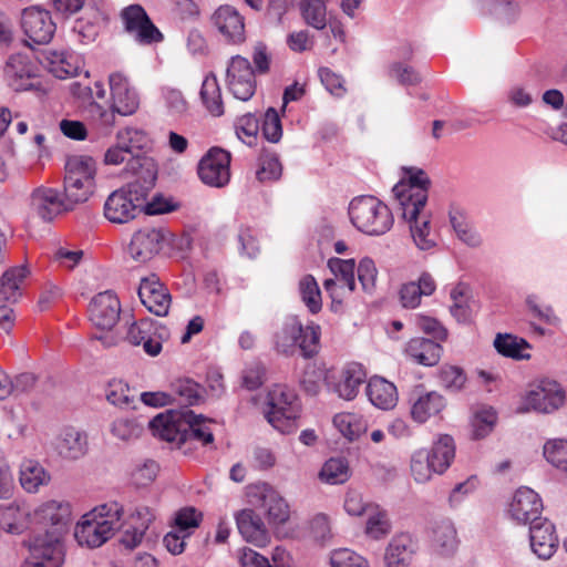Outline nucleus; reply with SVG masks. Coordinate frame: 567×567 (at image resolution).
<instances>
[{"mask_svg": "<svg viewBox=\"0 0 567 567\" xmlns=\"http://www.w3.org/2000/svg\"><path fill=\"white\" fill-rule=\"evenodd\" d=\"M530 547L540 559L550 558L558 547L555 526L547 518L536 519L529 528Z\"/></svg>", "mask_w": 567, "mask_h": 567, "instance_id": "23", "label": "nucleus"}, {"mask_svg": "<svg viewBox=\"0 0 567 567\" xmlns=\"http://www.w3.org/2000/svg\"><path fill=\"white\" fill-rule=\"evenodd\" d=\"M542 509L543 503L538 494L528 487H520L513 497L509 512L516 522L532 525L536 519H543Z\"/></svg>", "mask_w": 567, "mask_h": 567, "instance_id": "22", "label": "nucleus"}, {"mask_svg": "<svg viewBox=\"0 0 567 567\" xmlns=\"http://www.w3.org/2000/svg\"><path fill=\"white\" fill-rule=\"evenodd\" d=\"M226 83L228 90L238 100L248 101L255 94V71L246 58L235 55L230 59L226 71Z\"/></svg>", "mask_w": 567, "mask_h": 567, "instance_id": "13", "label": "nucleus"}, {"mask_svg": "<svg viewBox=\"0 0 567 567\" xmlns=\"http://www.w3.org/2000/svg\"><path fill=\"white\" fill-rule=\"evenodd\" d=\"M330 270L334 274L339 280L348 287L350 291L355 288L354 269L355 264L353 259L343 260L340 258H331L328 261Z\"/></svg>", "mask_w": 567, "mask_h": 567, "instance_id": "49", "label": "nucleus"}, {"mask_svg": "<svg viewBox=\"0 0 567 567\" xmlns=\"http://www.w3.org/2000/svg\"><path fill=\"white\" fill-rule=\"evenodd\" d=\"M367 394L373 405L382 410H390L398 401L396 388L393 383L380 377L370 379Z\"/></svg>", "mask_w": 567, "mask_h": 567, "instance_id": "30", "label": "nucleus"}, {"mask_svg": "<svg viewBox=\"0 0 567 567\" xmlns=\"http://www.w3.org/2000/svg\"><path fill=\"white\" fill-rule=\"evenodd\" d=\"M200 100L210 115L221 116L224 114L221 91L214 74L205 78L200 89Z\"/></svg>", "mask_w": 567, "mask_h": 567, "instance_id": "38", "label": "nucleus"}, {"mask_svg": "<svg viewBox=\"0 0 567 567\" xmlns=\"http://www.w3.org/2000/svg\"><path fill=\"white\" fill-rule=\"evenodd\" d=\"M408 187L395 185L392 189L402 209L403 218L414 219L423 210L427 202L431 179L423 169L410 167Z\"/></svg>", "mask_w": 567, "mask_h": 567, "instance_id": "9", "label": "nucleus"}, {"mask_svg": "<svg viewBox=\"0 0 567 567\" xmlns=\"http://www.w3.org/2000/svg\"><path fill=\"white\" fill-rule=\"evenodd\" d=\"M319 477L328 484H342L347 482L350 477L348 462L340 457L328 460L323 464Z\"/></svg>", "mask_w": 567, "mask_h": 567, "instance_id": "45", "label": "nucleus"}, {"mask_svg": "<svg viewBox=\"0 0 567 567\" xmlns=\"http://www.w3.org/2000/svg\"><path fill=\"white\" fill-rule=\"evenodd\" d=\"M349 215L359 230L372 236L385 234L393 225L390 208L373 196L354 198L350 203Z\"/></svg>", "mask_w": 567, "mask_h": 567, "instance_id": "7", "label": "nucleus"}, {"mask_svg": "<svg viewBox=\"0 0 567 567\" xmlns=\"http://www.w3.org/2000/svg\"><path fill=\"white\" fill-rule=\"evenodd\" d=\"M416 326L421 331L430 336L432 340L445 341L447 338V330L435 318L417 316Z\"/></svg>", "mask_w": 567, "mask_h": 567, "instance_id": "57", "label": "nucleus"}, {"mask_svg": "<svg viewBox=\"0 0 567 567\" xmlns=\"http://www.w3.org/2000/svg\"><path fill=\"white\" fill-rule=\"evenodd\" d=\"M31 208L44 221H52L62 212L72 209L65 197L50 187H38L31 194Z\"/></svg>", "mask_w": 567, "mask_h": 567, "instance_id": "20", "label": "nucleus"}, {"mask_svg": "<svg viewBox=\"0 0 567 567\" xmlns=\"http://www.w3.org/2000/svg\"><path fill=\"white\" fill-rule=\"evenodd\" d=\"M333 424L350 441L358 439L367 430V425L361 416L353 413H339L334 415Z\"/></svg>", "mask_w": 567, "mask_h": 567, "instance_id": "44", "label": "nucleus"}, {"mask_svg": "<svg viewBox=\"0 0 567 567\" xmlns=\"http://www.w3.org/2000/svg\"><path fill=\"white\" fill-rule=\"evenodd\" d=\"M449 220L456 237L468 247L476 248L482 245V238L467 221L466 212L452 204L449 209Z\"/></svg>", "mask_w": 567, "mask_h": 567, "instance_id": "31", "label": "nucleus"}, {"mask_svg": "<svg viewBox=\"0 0 567 567\" xmlns=\"http://www.w3.org/2000/svg\"><path fill=\"white\" fill-rule=\"evenodd\" d=\"M176 206L161 194H156L150 202H144L143 213L146 215H159L173 212Z\"/></svg>", "mask_w": 567, "mask_h": 567, "instance_id": "64", "label": "nucleus"}, {"mask_svg": "<svg viewBox=\"0 0 567 567\" xmlns=\"http://www.w3.org/2000/svg\"><path fill=\"white\" fill-rule=\"evenodd\" d=\"M299 291L302 301L310 312L317 313L321 310V293L316 279L311 275L302 277L299 281Z\"/></svg>", "mask_w": 567, "mask_h": 567, "instance_id": "46", "label": "nucleus"}, {"mask_svg": "<svg viewBox=\"0 0 567 567\" xmlns=\"http://www.w3.org/2000/svg\"><path fill=\"white\" fill-rule=\"evenodd\" d=\"M125 31L133 34L142 44L157 43L163 40L162 32L155 27L144 8L131 4L121 11Z\"/></svg>", "mask_w": 567, "mask_h": 567, "instance_id": "12", "label": "nucleus"}, {"mask_svg": "<svg viewBox=\"0 0 567 567\" xmlns=\"http://www.w3.org/2000/svg\"><path fill=\"white\" fill-rule=\"evenodd\" d=\"M319 341L320 327L317 324L303 327L297 317L287 318L275 333L276 350L284 354L293 353L298 347L305 358H312L318 353Z\"/></svg>", "mask_w": 567, "mask_h": 567, "instance_id": "6", "label": "nucleus"}, {"mask_svg": "<svg viewBox=\"0 0 567 567\" xmlns=\"http://www.w3.org/2000/svg\"><path fill=\"white\" fill-rule=\"evenodd\" d=\"M109 84L111 91L110 109H105L94 100L86 106L90 118L105 128L106 133L115 125L116 115H132L140 106L138 94L130 85L127 78L122 73H111Z\"/></svg>", "mask_w": 567, "mask_h": 567, "instance_id": "4", "label": "nucleus"}, {"mask_svg": "<svg viewBox=\"0 0 567 567\" xmlns=\"http://www.w3.org/2000/svg\"><path fill=\"white\" fill-rule=\"evenodd\" d=\"M496 422V412L493 409H483L475 413L472 421L473 439L480 440L487 436Z\"/></svg>", "mask_w": 567, "mask_h": 567, "instance_id": "50", "label": "nucleus"}, {"mask_svg": "<svg viewBox=\"0 0 567 567\" xmlns=\"http://www.w3.org/2000/svg\"><path fill=\"white\" fill-rule=\"evenodd\" d=\"M432 540L442 555L454 553L457 547V537L452 522L447 519L435 522L432 528Z\"/></svg>", "mask_w": 567, "mask_h": 567, "instance_id": "39", "label": "nucleus"}, {"mask_svg": "<svg viewBox=\"0 0 567 567\" xmlns=\"http://www.w3.org/2000/svg\"><path fill=\"white\" fill-rule=\"evenodd\" d=\"M281 164L275 156H266L261 158L260 167L256 175L260 182L276 181L281 176Z\"/></svg>", "mask_w": 567, "mask_h": 567, "instance_id": "59", "label": "nucleus"}, {"mask_svg": "<svg viewBox=\"0 0 567 567\" xmlns=\"http://www.w3.org/2000/svg\"><path fill=\"white\" fill-rule=\"evenodd\" d=\"M138 297L148 311L164 317L168 313L171 295L167 288L159 281L156 275H151L141 280Z\"/></svg>", "mask_w": 567, "mask_h": 567, "instance_id": "19", "label": "nucleus"}, {"mask_svg": "<svg viewBox=\"0 0 567 567\" xmlns=\"http://www.w3.org/2000/svg\"><path fill=\"white\" fill-rule=\"evenodd\" d=\"M300 12L305 22L317 30L327 27V6L324 0H300Z\"/></svg>", "mask_w": 567, "mask_h": 567, "instance_id": "40", "label": "nucleus"}, {"mask_svg": "<svg viewBox=\"0 0 567 567\" xmlns=\"http://www.w3.org/2000/svg\"><path fill=\"white\" fill-rule=\"evenodd\" d=\"M144 176H135L133 182L112 192L104 203V216L113 224H125L143 213L144 202L154 188V168L150 161L144 162Z\"/></svg>", "mask_w": 567, "mask_h": 567, "instance_id": "2", "label": "nucleus"}, {"mask_svg": "<svg viewBox=\"0 0 567 567\" xmlns=\"http://www.w3.org/2000/svg\"><path fill=\"white\" fill-rule=\"evenodd\" d=\"M357 271L363 290L370 291L372 288H374L378 271L372 259H361Z\"/></svg>", "mask_w": 567, "mask_h": 567, "instance_id": "60", "label": "nucleus"}, {"mask_svg": "<svg viewBox=\"0 0 567 567\" xmlns=\"http://www.w3.org/2000/svg\"><path fill=\"white\" fill-rule=\"evenodd\" d=\"M259 498L269 524L278 526L289 519L290 512L287 502L271 486L262 485L259 488Z\"/></svg>", "mask_w": 567, "mask_h": 567, "instance_id": "26", "label": "nucleus"}, {"mask_svg": "<svg viewBox=\"0 0 567 567\" xmlns=\"http://www.w3.org/2000/svg\"><path fill=\"white\" fill-rule=\"evenodd\" d=\"M364 380L365 374L360 365H349L340 372L339 379L334 384V391L340 398L352 400L357 396L359 388Z\"/></svg>", "mask_w": 567, "mask_h": 567, "instance_id": "33", "label": "nucleus"}, {"mask_svg": "<svg viewBox=\"0 0 567 567\" xmlns=\"http://www.w3.org/2000/svg\"><path fill=\"white\" fill-rule=\"evenodd\" d=\"M92 323L101 330H111L120 319L121 305L110 290L97 293L89 306Z\"/></svg>", "mask_w": 567, "mask_h": 567, "instance_id": "17", "label": "nucleus"}, {"mask_svg": "<svg viewBox=\"0 0 567 567\" xmlns=\"http://www.w3.org/2000/svg\"><path fill=\"white\" fill-rule=\"evenodd\" d=\"M213 422L189 409L169 410L152 419L150 427L154 435L167 442L183 444L194 439L207 445L214 442V435L209 429Z\"/></svg>", "mask_w": 567, "mask_h": 567, "instance_id": "1", "label": "nucleus"}, {"mask_svg": "<svg viewBox=\"0 0 567 567\" xmlns=\"http://www.w3.org/2000/svg\"><path fill=\"white\" fill-rule=\"evenodd\" d=\"M445 399L432 391L420 395L412 404L411 415L419 423L425 422L431 416L437 415L445 408Z\"/></svg>", "mask_w": 567, "mask_h": 567, "instance_id": "35", "label": "nucleus"}, {"mask_svg": "<svg viewBox=\"0 0 567 567\" xmlns=\"http://www.w3.org/2000/svg\"><path fill=\"white\" fill-rule=\"evenodd\" d=\"M411 472L415 481L419 483H425L435 473V467L431 465V462L426 458L425 451L416 452L411 461Z\"/></svg>", "mask_w": 567, "mask_h": 567, "instance_id": "54", "label": "nucleus"}, {"mask_svg": "<svg viewBox=\"0 0 567 567\" xmlns=\"http://www.w3.org/2000/svg\"><path fill=\"white\" fill-rule=\"evenodd\" d=\"M212 23L228 43L246 40L244 17L231 6H220L212 14Z\"/></svg>", "mask_w": 567, "mask_h": 567, "instance_id": "18", "label": "nucleus"}, {"mask_svg": "<svg viewBox=\"0 0 567 567\" xmlns=\"http://www.w3.org/2000/svg\"><path fill=\"white\" fill-rule=\"evenodd\" d=\"M440 342L430 338H413L408 342L405 352L419 364L433 367L442 355L443 349Z\"/></svg>", "mask_w": 567, "mask_h": 567, "instance_id": "27", "label": "nucleus"}, {"mask_svg": "<svg viewBox=\"0 0 567 567\" xmlns=\"http://www.w3.org/2000/svg\"><path fill=\"white\" fill-rule=\"evenodd\" d=\"M426 458L435 467V473L442 474L451 465L455 455V445L453 439L447 435H441L433 444L430 451H425Z\"/></svg>", "mask_w": 567, "mask_h": 567, "instance_id": "34", "label": "nucleus"}, {"mask_svg": "<svg viewBox=\"0 0 567 567\" xmlns=\"http://www.w3.org/2000/svg\"><path fill=\"white\" fill-rule=\"evenodd\" d=\"M164 233L157 228H143L134 233L128 245L130 256L137 262L151 260L162 248Z\"/></svg>", "mask_w": 567, "mask_h": 567, "instance_id": "21", "label": "nucleus"}, {"mask_svg": "<svg viewBox=\"0 0 567 567\" xmlns=\"http://www.w3.org/2000/svg\"><path fill=\"white\" fill-rule=\"evenodd\" d=\"M175 392L179 398L178 402L186 405H195L203 400L200 385L192 380L179 381L175 385Z\"/></svg>", "mask_w": 567, "mask_h": 567, "instance_id": "52", "label": "nucleus"}, {"mask_svg": "<svg viewBox=\"0 0 567 567\" xmlns=\"http://www.w3.org/2000/svg\"><path fill=\"white\" fill-rule=\"evenodd\" d=\"M29 556L24 563L40 567H61L64 563V547L58 533L39 534L29 543Z\"/></svg>", "mask_w": 567, "mask_h": 567, "instance_id": "10", "label": "nucleus"}, {"mask_svg": "<svg viewBox=\"0 0 567 567\" xmlns=\"http://www.w3.org/2000/svg\"><path fill=\"white\" fill-rule=\"evenodd\" d=\"M390 75L402 85H415L421 82L419 73L413 68L402 63H393Z\"/></svg>", "mask_w": 567, "mask_h": 567, "instance_id": "61", "label": "nucleus"}, {"mask_svg": "<svg viewBox=\"0 0 567 567\" xmlns=\"http://www.w3.org/2000/svg\"><path fill=\"white\" fill-rule=\"evenodd\" d=\"M58 453L68 460H78L87 452V435L73 427L64 429L56 440Z\"/></svg>", "mask_w": 567, "mask_h": 567, "instance_id": "29", "label": "nucleus"}, {"mask_svg": "<svg viewBox=\"0 0 567 567\" xmlns=\"http://www.w3.org/2000/svg\"><path fill=\"white\" fill-rule=\"evenodd\" d=\"M0 526L9 534H22L27 528V513L17 505L0 508Z\"/></svg>", "mask_w": 567, "mask_h": 567, "instance_id": "43", "label": "nucleus"}, {"mask_svg": "<svg viewBox=\"0 0 567 567\" xmlns=\"http://www.w3.org/2000/svg\"><path fill=\"white\" fill-rule=\"evenodd\" d=\"M330 561L332 567H368L362 556L347 548L334 550Z\"/></svg>", "mask_w": 567, "mask_h": 567, "instance_id": "56", "label": "nucleus"}, {"mask_svg": "<svg viewBox=\"0 0 567 567\" xmlns=\"http://www.w3.org/2000/svg\"><path fill=\"white\" fill-rule=\"evenodd\" d=\"M106 399L114 405L130 408L135 400V393L127 383L122 380H113L107 385Z\"/></svg>", "mask_w": 567, "mask_h": 567, "instance_id": "48", "label": "nucleus"}, {"mask_svg": "<svg viewBox=\"0 0 567 567\" xmlns=\"http://www.w3.org/2000/svg\"><path fill=\"white\" fill-rule=\"evenodd\" d=\"M151 147V140L146 132L136 127H125L116 133V143L104 155L107 165L126 163L125 173L132 176H144V162L150 161L154 168V178L157 179V164L146 156Z\"/></svg>", "mask_w": 567, "mask_h": 567, "instance_id": "3", "label": "nucleus"}, {"mask_svg": "<svg viewBox=\"0 0 567 567\" xmlns=\"http://www.w3.org/2000/svg\"><path fill=\"white\" fill-rule=\"evenodd\" d=\"M262 134L265 138L271 143L279 142L282 136L281 121L278 112L274 107H269L265 113Z\"/></svg>", "mask_w": 567, "mask_h": 567, "instance_id": "55", "label": "nucleus"}, {"mask_svg": "<svg viewBox=\"0 0 567 567\" xmlns=\"http://www.w3.org/2000/svg\"><path fill=\"white\" fill-rule=\"evenodd\" d=\"M37 520L43 526L51 525L59 536L65 532L71 517V508L68 502L48 501L43 503L34 513Z\"/></svg>", "mask_w": 567, "mask_h": 567, "instance_id": "24", "label": "nucleus"}, {"mask_svg": "<svg viewBox=\"0 0 567 567\" xmlns=\"http://www.w3.org/2000/svg\"><path fill=\"white\" fill-rule=\"evenodd\" d=\"M202 518L203 514L195 507H185L176 513L175 526L179 532H186L188 528H196Z\"/></svg>", "mask_w": 567, "mask_h": 567, "instance_id": "58", "label": "nucleus"}, {"mask_svg": "<svg viewBox=\"0 0 567 567\" xmlns=\"http://www.w3.org/2000/svg\"><path fill=\"white\" fill-rule=\"evenodd\" d=\"M440 379L442 384L453 392L462 390L466 382V375L463 369L455 365L443 367L440 372Z\"/></svg>", "mask_w": 567, "mask_h": 567, "instance_id": "53", "label": "nucleus"}, {"mask_svg": "<svg viewBox=\"0 0 567 567\" xmlns=\"http://www.w3.org/2000/svg\"><path fill=\"white\" fill-rule=\"evenodd\" d=\"M544 456L554 466L567 470V441L551 440L544 445Z\"/></svg>", "mask_w": 567, "mask_h": 567, "instance_id": "51", "label": "nucleus"}, {"mask_svg": "<svg viewBox=\"0 0 567 567\" xmlns=\"http://www.w3.org/2000/svg\"><path fill=\"white\" fill-rule=\"evenodd\" d=\"M94 182L65 174L64 197L70 205L84 203L93 192Z\"/></svg>", "mask_w": 567, "mask_h": 567, "instance_id": "41", "label": "nucleus"}, {"mask_svg": "<svg viewBox=\"0 0 567 567\" xmlns=\"http://www.w3.org/2000/svg\"><path fill=\"white\" fill-rule=\"evenodd\" d=\"M27 270L24 267H16L7 270L0 280V300L17 301L20 296L19 286L25 278Z\"/></svg>", "mask_w": 567, "mask_h": 567, "instance_id": "42", "label": "nucleus"}, {"mask_svg": "<svg viewBox=\"0 0 567 567\" xmlns=\"http://www.w3.org/2000/svg\"><path fill=\"white\" fill-rule=\"evenodd\" d=\"M142 432V427L133 421L130 420H116L112 424V433L114 436L128 441L131 439L137 437Z\"/></svg>", "mask_w": 567, "mask_h": 567, "instance_id": "62", "label": "nucleus"}, {"mask_svg": "<svg viewBox=\"0 0 567 567\" xmlns=\"http://www.w3.org/2000/svg\"><path fill=\"white\" fill-rule=\"evenodd\" d=\"M416 549V543L410 535L394 536L385 549V567H411Z\"/></svg>", "mask_w": 567, "mask_h": 567, "instance_id": "25", "label": "nucleus"}, {"mask_svg": "<svg viewBox=\"0 0 567 567\" xmlns=\"http://www.w3.org/2000/svg\"><path fill=\"white\" fill-rule=\"evenodd\" d=\"M68 175H73L81 179H90L94 182L95 162L90 156L75 155L71 156L65 164Z\"/></svg>", "mask_w": 567, "mask_h": 567, "instance_id": "47", "label": "nucleus"}, {"mask_svg": "<svg viewBox=\"0 0 567 567\" xmlns=\"http://www.w3.org/2000/svg\"><path fill=\"white\" fill-rule=\"evenodd\" d=\"M267 406L265 416L276 430L282 434L297 430L300 405L293 390L281 384L274 385L267 394Z\"/></svg>", "mask_w": 567, "mask_h": 567, "instance_id": "8", "label": "nucleus"}, {"mask_svg": "<svg viewBox=\"0 0 567 567\" xmlns=\"http://www.w3.org/2000/svg\"><path fill=\"white\" fill-rule=\"evenodd\" d=\"M38 65L28 53L9 55L3 66L7 84L16 92L35 90L39 87L33 80L38 76Z\"/></svg>", "mask_w": 567, "mask_h": 567, "instance_id": "11", "label": "nucleus"}, {"mask_svg": "<svg viewBox=\"0 0 567 567\" xmlns=\"http://www.w3.org/2000/svg\"><path fill=\"white\" fill-rule=\"evenodd\" d=\"M123 512V506L115 502L94 508L78 523L74 530L75 539L81 546L100 547L121 527Z\"/></svg>", "mask_w": 567, "mask_h": 567, "instance_id": "5", "label": "nucleus"}, {"mask_svg": "<svg viewBox=\"0 0 567 567\" xmlns=\"http://www.w3.org/2000/svg\"><path fill=\"white\" fill-rule=\"evenodd\" d=\"M51 475L34 460H25L20 466V484L28 493H37L40 486L48 485Z\"/></svg>", "mask_w": 567, "mask_h": 567, "instance_id": "32", "label": "nucleus"}, {"mask_svg": "<svg viewBox=\"0 0 567 567\" xmlns=\"http://www.w3.org/2000/svg\"><path fill=\"white\" fill-rule=\"evenodd\" d=\"M391 524L384 513L372 515L367 523V534L378 539L390 533Z\"/></svg>", "mask_w": 567, "mask_h": 567, "instance_id": "63", "label": "nucleus"}, {"mask_svg": "<svg viewBox=\"0 0 567 567\" xmlns=\"http://www.w3.org/2000/svg\"><path fill=\"white\" fill-rule=\"evenodd\" d=\"M565 403V391L554 380H543L535 390L526 396V410H535L542 413H553Z\"/></svg>", "mask_w": 567, "mask_h": 567, "instance_id": "16", "label": "nucleus"}, {"mask_svg": "<svg viewBox=\"0 0 567 567\" xmlns=\"http://www.w3.org/2000/svg\"><path fill=\"white\" fill-rule=\"evenodd\" d=\"M21 25L29 39L37 44L49 43L56 29L50 12L37 7L23 10Z\"/></svg>", "mask_w": 567, "mask_h": 567, "instance_id": "15", "label": "nucleus"}, {"mask_svg": "<svg viewBox=\"0 0 567 567\" xmlns=\"http://www.w3.org/2000/svg\"><path fill=\"white\" fill-rule=\"evenodd\" d=\"M237 527L243 537L257 546H265L268 535L261 518L252 509H243L236 516Z\"/></svg>", "mask_w": 567, "mask_h": 567, "instance_id": "28", "label": "nucleus"}, {"mask_svg": "<svg viewBox=\"0 0 567 567\" xmlns=\"http://www.w3.org/2000/svg\"><path fill=\"white\" fill-rule=\"evenodd\" d=\"M494 347L499 354L515 360L529 359L530 357L524 352L529 348L528 342L511 333H497Z\"/></svg>", "mask_w": 567, "mask_h": 567, "instance_id": "37", "label": "nucleus"}, {"mask_svg": "<svg viewBox=\"0 0 567 567\" xmlns=\"http://www.w3.org/2000/svg\"><path fill=\"white\" fill-rule=\"evenodd\" d=\"M410 224V231L414 244L420 250H431L437 244L435 233L431 230L430 215L422 212L414 219L404 218Z\"/></svg>", "mask_w": 567, "mask_h": 567, "instance_id": "36", "label": "nucleus"}, {"mask_svg": "<svg viewBox=\"0 0 567 567\" xmlns=\"http://www.w3.org/2000/svg\"><path fill=\"white\" fill-rule=\"evenodd\" d=\"M230 154L219 147L210 148L198 164L200 181L212 187H223L230 178Z\"/></svg>", "mask_w": 567, "mask_h": 567, "instance_id": "14", "label": "nucleus"}]
</instances>
